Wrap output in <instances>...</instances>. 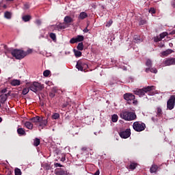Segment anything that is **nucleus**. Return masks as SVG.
Instances as JSON below:
<instances>
[{
	"instance_id": "nucleus-1",
	"label": "nucleus",
	"mask_w": 175,
	"mask_h": 175,
	"mask_svg": "<svg viewBox=\"0 0 175 175\" xmlns=\"http://www.w3.org/2000/svg\"><path fill=\"white\" fill-rule=\"evenodd\" d=\"M152 90H155V86L150 85V86H148L146 88H144L142 89H137V90H134L133 92L135 95H138V96L142 97V96H144V95H146V94H147V92H149L148 95H154V93L151 92L152 91Z\"/></svg>"
},
{
	"instance_id": "nucleus-2",
	"label": "nucleus",
	"mask_w": 175,
	"mask_h": 175,
	"mask_svg": "<svg viewBox=\"0 0 175 175\" xmlns=\"http://www.w3.org/2000/svg\"><path fill=\"white\" fill-rule=\"evenodd\" d=\"M120 117L122 120H124V121H133L136 120V113L135 112L129 111H122L120 113Z\"/></svg>"
},
{
	"instance_id": "nucleus-3",
	"label": "nucleus",
	"mask_w": 175,
	"mask_h": 175,
	"mask_svg": "<svg viewBox=\"0 0 175 175\" xmlns=\"http://www.w3.org/2000/svg\"><path fill=\"white\" fill-rule=\"evenodd\" d=\"M27 86L29 87L30 91H32L33 92H38V91H42V89L44 88L43 85L36 81L33 82L32 83H27Z\"/></svg>"
},
{
	"instance_id": "nucleus-4",
	"label": "nucleus",
	"mask_w": 175,
	"mask_h": 175,
	"mask_svg": "<svg viewBox=\"0 0 175 175\" xmlns=\"http://www.w3.org/2000/svg\"><path fill=\"white\" fill-rule=\"evenodd\" d=\"M11 54L16 59H23V58L27 57L25 51L21 49H14L12 51Z\"/></svg>"
},
{
	"instance_id": "nucleus-5",
	"label": "nucleus",
	"mask_w": 175,
	"mask_h": 175,
	"mask_svg": "<svg viewBox=\"0 0 175 175\" xmlns=\"http://www.w3.org/2000/svg\"><path fill=\"white\" fill-rule=\"evenodd\" d=\"M133 128L136 132H142L146 129V124L140 122H135L133 124Z\"/></svg>"
},
{
	"instance_id": "nucleus-6",
	"label": "nucleus",
	"mask_w": 175,
	"mask_h": 175,
	"mask_svg": "<svg viewBox=\"0 0 175 175\" xmlns=\"http://www.w3.org/2000/svg\"><path fill=\"white\" fill-rule=\"evenodd\" d=\"M175 105V96L172 95L170 97L169 100L167 102V109L168 110H173Z\"/></svg>"
},
{
	"instance_id": "nucleus-7",
	"label": "nucleus",
	"mask_w": 175,
	"mask_h": 175,
	"mask_svg": "<svg viewBox=\"0 0 175 175\" xmlns=\"http://www.w3.org/2000/svg\"><path fill=\"white\" fill-rule=\"evenodd\" d=\"M119 135L122 139H128L131 136V129H127L125 131H120Z\"/></svg>"
},
{
	"instance_id": "nucleus-8",
	"label": "nucleus",
	"mask_w": 175,
	"mask_h": 175,
	"mask_svg": "<svg viewBox=\"0 0 175 175\" xmlns=\"http://www.w3.org/2000/svg\"><path fill=\"white\" fill-rule=\"evenodd\" d=\"M165 66H170V65H175V58H168L163 62Z\"/></svg>"
},
{
	"instance_id": "nucleus-9",
	"label": "nucleus",
	"mask_w": 175,
	"mask_h": 175,
	"mask_svg": "<svg viewBox=\"0 0 175 175\" xmlns=\"http://www.w3.org/2000/svg\"><path fill=\"white\" fill-rule=\"evenodd\" d=\"M84 66L87 67V64L79 61L77 63L76 68L78 69V70H81L83 72L84 70Z\"/></svg>"
},
{
	"instance_id": "nucleus-10",
	"label": "nucleus",
	"mask_w": 175,
	"mask_h": 175,
	"mask_svg": "<svg viewBox=\"0 0 175 175\" xmlns=\"http://www.w3.org/2000/svg\"><path fill=\"white\" fill-rule=\"evenodd\" d=\"M135 95L132 93H126L124 94V99H125V100H135Z\"/></svg>"
},
{
	"instance_id": "nucleus-11",
	"label": "nucleus",
	"mask_w": 175,
	"mask_h": 175,
	"mask_svg": "<svg viewBox=\"0 0 175 175\" xmlns=\"http://www.w3.org/2000/svg\"><path fill=\"white\" fill-rule=\"evenodd\" d=\"M7 99H8V94H3L0 95L1 103H2V104L5 103V102H6Z\"/></svg>"
},
{
	"instance_id": "nucleus-12",
	"label": "nucleus",
	"mask_w": 175,
	"mask_h": 175,
	"mask_svg": "<svg viewBox=\"0 0 175 175\" xmlns=\"http://www.w3.org/2000/svg\"><path fill=\"white\" fill-rule=\"evenodd\" d=\"M145 72H146V73H148V72H151V73H158V70H157V68H152L149 67V68H146L145 70Z\"/></svg>"
},
{
	"instance_id": "nucleus-13",
	"label": "nucleus",
	"mask_w": 175,
	"mask_h": 175,
	"mask_svg": "<svg viewBox=\"0 0 175 175\" xmlns=\"http://www.w3.org/2000/svg\"><path fill=\"white\" fill-rule=\"evenodd\" d=\"M172 53H173L172 49H167L161 52V57H167V55H169V54H172Z\"/></svg>"
},
{
	"instance_id": "nucleus-14",
	"label": "nucleus",
	"mask_w": 175,
	"mask_h": 175,
	"mask_svg": "<svg viewBox=\"0 0 175 175\" xmlns=\"http://www.w3.org/2000/svg\"><path fill=\"white\" fill-rule=\"evenodd\" d=\"M47 122H47L46 119L43 120V118H41V121L39 122V123H40L39 126H41L42 129H43V128H44V126H46Z\"/></svg>"
},
{
	"instance_id": "nucleus-15",
	"label": "nucleus",
	"mask_w": 175,
	"mask_h": 175,
	"mask_svg": "<svg viewBox=\"0 0 175 175\" xmlns=\"http://www.w3.org/2000/svg\"><path fill=\"white\" fill-rule=\"evenodd\" d=\"M55 174L56 175H68V172H66L62 169H59L57 171L55 172Z\"/></svg>"
},
{
	"instance_id": "nucleus-16",
	"label": "nucleus",
	"mask_w": 175,
	"mask_h": 175,
	"mask_svg": "<svg viewBox=\"0 0 175 175\" xmlns=\"http://www.w3.org/2000/svg\"><path fill=\"white\" fill-rule=\"evenodd\" d=\"M64 21L66 24H70V23H73V18L69 16L64 17Z\"/></svg>"
},
{
	"instance_id": "nucleus-17",
	"label": "nucleus",
	"mask_w": 175,
	"mask_h": 175,
	"mask_svg": "<svg viewBox=\"0 0 175 175\" xmlns=\"http://www.w3.org/2000/svg\"><path fill=\"white\" fill-rule=\"evenodd\" d=\"M87 17H88V14H87V12H81L79 16V18L81 20H84V18H87Z\"/></svg>"
},
{
	"instance_id": "nucleus-18",
	"label": "nucleus",
	"mask_w": 175,
	"mask_h": 175,
	"mask_svg": "<svg viewBox=\"0 0 175 175\" xmlns=\"http://www.w3.org/2000/svg\"><path fill=\"white\" fill-rule=\"evenodd\" d=\"M31 121H32V122H34L35 124H38V122H40V121H42V118H40V117L39 116H36L34 118H32L31 119Z\"/></svg>"
},
{
	"instance_id": "nucleus-19",
	"label": "nucleus",
	"mask_w": 175,
	"mask_h": 175,
	"mask_svg": "<svg viewBox=\"0 0 175 175\" xmlns=\"http://www.w3.org/2000/svg\"><path fill=\"white\" fill-rule=\"evenodd\" d=\"M150 173H157V170H158V165L155 164L152 165L150 167Z\"/></svg>"
},
{
	"instance_id": "nucleus-20",
	"label": "nucleus",
	"mask_w": 175,
	"mask_h": 175,
	"mask_svg": "<svg viewBox=\"0 0 175 175\" xmlns=\"http://www.w3.org/2000/svg\"><path fill=\"white\" fill-rule=\"evenodd\" d=\"M110 2L113 9H116V8L118 7V2H117V0H110Z\"/></svg>"
},
{
	"instance_id": "nucleus-21",
	"label": "nucleus",
	"mask_w": 175,
	"mask_h": 175,
	"mask_svg": "<svg viewBox=\"0 0 175 175\" xmlns=\"http://www.w3.org/2000/svg\"><path fill=\"white\" fill-rule=\"evenodd\" d=\"M21 82L18 79H14L11 81V85L14 87H16V85H20Z\"/></svg>"
},
{
	"instance_id": "nucleus-22",
	"label": "nucleus",
	"mask_w": 175,
	"mask_h": 175,
	"mask_svg": "<svg viewBox=\"0 0 175 175\" xmlns=\"http://www.w3.org/2000/svg\"><path fill=\"white\" fill-rule=\"evenodd\" d=\"M25 126H26L27 129H33V124H32L31 122H26L25 123Z\"/></svg>"
},
{
	"instance_id": "nucleus-23",
	"label": "nucleus",
	"mask_w": 175,
	"mask_h": 175,
	"mask_svg": "<svg viewBox=\"0 0 175 175\" xmlns=\"http://www.w3.org/2000/svg\"><path fill=\"white\" fill-rule=\"evenodd\" d=\"M60 115L58 113H53L51 116L52 120H59Z\"/></svg>"
},
{
	"instance_id": "nucleus-24",
	"label": "nucleus",
	"mask_w": 175,
	"mask_h": 175,
	"mask_svg": "<svg viewBox=\"0 0 175 175\" xmlns=\"http://www.w3.org/2000/svg\"><path fill=\"white\" fill-rule=\"evenodd\" d=\"M22 20L25 21V23H27V21H29L31 20V16L30 15H25L22 17Z\"/></svg>"
},
{
	"instance_id": "nucleus-25",
	"label": "nucleus",
	"mask_w": 175,
	"mask_h": 175,
	"mask_svg": "<svg viewBox=\"0 0 175 175\" xmlns=\"http://www.w3.org/2000/svg\"><path fill=\"white\" fill-rule=\"evenodd\" d=\"M73 51L77 58H79V57H81V51H77L76 49H73Z\"/></svg>"
},
{
	"instance_id": "nucleus-26",
	"label": "nucleus",
	"mask_w": 175,
	"mask_h": 175,
	"mask_svg": "<svg viewBox=\"0 0 175 175\" xmlns=\"http://www.w3.org/2000/svg\"><path fill=\"white\" fill-rule=\"evenodd\" d=\"M77 50H79L80 51H83L84 50V45L83 44V42H80L78 44L77 46Z\"/></svg>"
},
{
	"instance_id": "nucleus-27",
	"label": "nucleus",
	"mask_w": 175,
	"mask_h": 175,
	"mask_svg": "<svg viewBox=\"0 0 175 175\" xmlns=\"http://www.w3.org/2000/svg\"><path fill=\"white\" fill-rule=\"evenodd\" d=\"M17 132L18 133V135H25V130H24V129L23 128H19L17 129Z\"/></svg>"
},
{
	"instance_id": "nucleus-28",
	"label": "nucleus",
	"mask_w": 175,
	"mask_h": 175,
	"mask_svg": "<svg viewBox=\"0 0 175 175\" xmlns=\"http://www.w3.org/2000/svg\"><path fill=\"white\" fill-rule=\"evenodd\" d=\"M4 17L10 20V18H12V13L10 12H5L4 14Z\"/></svg>"
},
{
	"instance_id": "nucleus-29",
	"label": "nucleus",
	"mask_w": 175,
	"mask_h": 175,
	"mask_svg": "<svg viewBox=\"0 0 175 175\" xmlns=\"http://www.w3.org/2000/svg\"><path fill=\"white\" fill-rule=\"evenodd\" d=\"M146 66H148V68H152V62L151 61V59H148L146 60Z\"/></svg>"
},
{
	"instance_id": "nucleus-30",
	"label": "nucleus",
	"mask_w": 175,
	"mask_h": 175,
	"mask_svg": "<svg viewBox=\"0 0 175 175\" xmlns=\"http://www.w3.org/2000/svg\"><path fill=\"white\" fill-rule=\"evenodd\" d=\"M112 122H117L118 121V116L113 114L111 117Z\"/></svg>"
},
{
	"instance_id": "nucleus-31",
	"label": "nucleus",
	"mask_w": 175,
	"mask_h": 175,
	"mask_svg": "<svg viewBox=\"0 0 175 175\" xmlns=\"http://www.w3.org/2000/svg\"><path fill=\"white\" fill-rule=\"evenodd\" d=\"M39 144H40V139L36 138L33 142V146H35V147H38Z\"/></svg>"
},
{
	"instance_id": "nucleus-32",
	"label": "nucleus",
	"mask_w": 175,
	"mask_h": 175,
	"mask_svg": "<svg viewBox=\"0 0 175 175\" xmlns=\"http://www.w3.org/2000/svg\"><path fill=\"white\" fill-rule=\"evenodd\" d=\"M58 29H65L66 28V25H65V23H59L57 25Z\"/></svg>"
},
{
	"instance_id": "nucleus-33",
	"label": "nucleus",
	"mask_w": 175,
	"mask_h": 175,
	"mask_svg": "<svg viewBox=\"0 0 175 175\" xmlns=\"http://www.w3.org/2000/svg\"><path fill=\"white\" fill-rule=\"evenodd\" d=\"M136 166H137L136 163H131L129 167L131 170H135L136 169Z\"/></svg>"
},
{
	"instance_id": "nucleus-34",
	"label": "nucleus",
	"mask_w": 175,
	"mask_h": 175,
	"mask_svg": "<svg viewBox=\"0 0 175 175\" xmlns=\"http://www.w3.org/2000/svg\"><path fill=\"white\" fill-rule=\"evenodd\" d=\"M157 115L158 116V117H161L163 114L162 109H161V107H157Z\"/></svg>"
},
{
	"instance_id": "nucleus-35",
	"label": "nucleus",
	"mask_w": 175,
	"mask_h": 175,
	"mask_svg": "<svg viewBox=\"0 0 175 175\" xmlns=\"http://www.w3.org/2000/svg\"><path fill=\"white\" fill-rule=\"evenodd\" d=\"M76 39H77V42H83V40H84V36H77L76 37Z\"/></svg>"
},
{
	"instance_id": "nucleus-36",
	"label": "nucleus",
	"mask_w": 175,
	"mask_h": 175,
	"mask_svg": "<svg viewBox=\"0 0 175 175\" xmlns=\"http://www.w3.org/2000/svg\"><path fill=\"white\" fill-rule=\"evenodd\" d=\"M49 36L52 39V40H57V36H55V33H51Z\"/></svg>"
},
{
	"instance_id": "nucleus-37",
	"label": "nucleus",
	"mask_w": 175,
	"mask_h": 175,
	"mask_svg": "<svg viewBox=\"0 0 175 175\" xmlns=\"http://www.w3.org/2000/svg\"><path fill=\"white\" fill-rule=\"evenodd\" d=\"M29 92V88H25L23 90V95H27Z\"/></svg>"
},
{
	"instance_id": "nucleus-38",
	"label": "nucleus",
	"mask_w": 175,
	"mask_h": 175,
	"mask_svg": "<svg viewBox=\"0 0 175 175\" xmlns=\"http://www.w3.org/2000/svg\"><path fill=\"white\" fill-rule=\"evenodd\" d=\"M70 43H71V44H75V43H77V38H71L70 40Z\"/></svg>"
},
{
	"instance_id": "nucleus-39",
	"label": "nucleus",
	"mask_w": 175,
	"mask_h": 175,
	"mask_svg": "<svg viewBox=\"0 0 175 175\" xmlns=\"http://www.w3.org/2000/svg\"><path fill=\"white\" fill-rule=\"evenodd\" d=\"M43 75L44 77H47L48 76H50V70H44L43 72Z\"/></svg>"
},
{
	"instance_id": "nucleus-40",
	"label": "nucleus",
	"mask_w": 175,
	"mask_h": 175,
	"mask_svg": "<svg viewBox=\"0 0 175 175\" xmlns=\"http://www.w3.org/2000/svg\"><path fill=\"white\" fill-rule=\"evenodd\" d=\"M14 172H15V175H21V170L18 168H16Z\"/></svg>"
},
{
	"instance_id": "nucleus-41",
	"label": "nucleus",
	"mask_w": 175,
	"mask_h": 175,
	"mask_svg": "<svg viewBox=\"0 0 175 175\" xmlns=\"http://www.w3.org/2000/svg\"><path fill=\"white\" fill-rule=\"evenodd\" d=\"M134 40H135L137 43H139V42H140V37H139V36H134Z\"/></svg>"
},
{
	"instance_id": "nucleus-42",
	"label": "nucleus",
	"mask_w": 175,
	"mask_h": 175,
	"mask_svg": "<svg viewBox=\"0 0 175 175\" xmlns=\"http://www.w3.org/2000/svg\"><path fill=\"white\" fill-rule=\"evenodd\" d=\"M165 36H167V32H163L160 34V38H161V40L163 39V38H165Z\"/></svg>"
},
{
	"instance_id": "nucleus-43",
	"label": "nucleus",
	"mask_w": 175,
	"mask_h": 175,
	"mask_svg": "<svg viewBox=\"0 0 175 175\" xmlns=\"http://www.w3.org/2000/svg\"><path fill=\"white\" fill-rule=\"evenodd\" d=\"M149 13H152V14H155V9L154 8H150Z\"/></svg>"
},
{
	"instance_id": "nucleus-44",
	"label": "nucleus",
	"mask_w": 175,
	"mask_h": 175,
	"mask_svg": "<svg viewBox=\"0 0 175 175\" xmlns=\"http://www.w3.org/2000/svg\"><path fill=\"white\" fill-rule=\"evenodd\" d=\"M154 42H161V40H162V38L161 37H156L154 39Z\"/></svg>"
},
{
	"instance_id": "nucleus-45",
	"label": "nucleus",
	"mask_w": 175,
	"mask_h": 175,
	"mask_svg": "<svg viewBox=\"0 0 175 175\" xmlns=\"http://www.w3.org/2000/svg\"><path fill=\"white\" fill-rule=\"evenodd\" d=\"M55 167H64V165H62L58 163H55Z\"/></svg>"
},
{
	"instance_id": "nucleus-46",
	"label": "nucleus",
	"mask_w": 175,
	"mask_h": 175,
	"mask_svg": "<svg viewBox=\"0 0 175 175\" xmlns=\"http://www.w3.org/2000/svg\"><path fill=\"white\" fill-rule=\"evenodd\" d=\"M26 55H28L29 54H32V49H28L26 52Z\"/></svg>"
},
{
	"instance_id": "nucleus-47",
	"label": "nucleus",
	"mask_w": 175,
	"mask_h": 175,
	"mask_svg": "<svg viewBox=\"0 0 175 175\" xmlns=\"http://www.w3.org/2000/svg\"><path fill=\"white\" fill-rule=\"evenodd\" d=\"M111 24H113V21L111 20L107 23L106 27H110Z\"/></svg>"
},
{
	"instance_id": "nucleus-48",
	"label": "nucleus",
	"mask_w": 175,
	"mask_h": 175,
	"mask_svg": "<svg viewBox=\"0 0 175 175\" xmlns=\"http://www.w3.org/2000/svg\"><path fill=\"white\" fill-rule=\"evenodd\" d=\"M88 24L87 25V27L83 30V32H85V33H87V32H88Z\"/></svg>"
},
{
	"instance_id": "nucleus-49",
	"label": "nucleus",
	"mask_w": 175,
	"mask_h": 175,
	"mask_svg": "<svg viewBox=\"0 0 175 175\" xmlns=\"http://www.w3.org/2000/svg\"><path fill=\"white\" fill-rule=\"evenodd\" d=\"M36 24H37V25H40V24H42V21L40 20H37L36 21Z\"/></svg>"
},
{
	"instance_id": "nucleus-50",
	"label": "nucleus",
	"mask_w": 175,
	"mask_h": 175,
	"mask_svg": "<svg viewBox=\"0 0 175 175\" xmlns=\"http://www.w3.org/2000/svg\"><path fill=\"white\" fill-rule=\"evenodd\" d=\"M139 24H140L141 25H144V24H146V21H144V20L141 21L139 22Z\"/></svg>"
},
{
	"instance_id": "nucleus-51",
	"label": "nucleus",
	"mask_w": 175,
	"mask_h": 175,
	"mask_svg": "<svg viewBox=\"0 0 175 175\" xmlns=\"http://www.w3.org/2000/svg\"><path fill=\"white\" fill-rule=\"evenodd\" d=\"M49 96H50L51 98H54V97L55 96V94H54V93H50V94H49Z\"/></svg>"
},
{
	"instance_id": "nucleus-52",
	"label": "nucleus",
	"mask_w": 175,
	"mask_h": 175,
	"mask_svg": "<svg viewBox=\"0 0 175 175\" xmlns=\"http://www.w3.org/2000/svg\"><path fill=\"white\" fill-rule=\"evenodd\" d=\"M172 6L175 8V0L172 2Z\"/></svg>"
},
{
	"instance_id": "nucleus-53",
	"label": "nucleus",
	"mask_w": 175,
	"mask_h": 175,
	"mask_svg": "<svg viewBox=\"0 0 175 175\" xmlns=\"http://www.w3.org/2000/svg\"><path fill=\"white\" fill-rule=\"evenodd\" d=\"M100 172L99 170H97L95 173H94V175H99L100 174Z\"/></svg>"
},
{
	"instance_id": "nucleus-54",
	"label": "nucleus",
	"mask_w": 175,
	"mask_h": 175,
	"mask_svg": "<svg viewBox=\"0 0 175 175\" xmlns=\"http://www.w3.org/2000/svg\"><path fill=\"white\" fill-rule=\"evenodd\" d=\"M61 161H62V162H65V161H66L65 157H62V158L61 159Z\"/></svg>"
},
{
	"instance_id": "nucleus-55",
	"label": "nucleus",
	"mask_w": 175,
	"mask_h": 175,
	"mask_svg": "<svg viewBox=\"0 0 175 175\" xmlns=\"http://www.w3.org/2000/svg\"><path fill=\"white\" fill-rule=\"evenodd\" d=\"M6 91H7V90H6V89H4V90H3L1 91V92H2L3 94H5V93L6 92Z\"/></svg>"
},
{
	"instance_id": "nucleus-56",
	"label": "nucleus",
	"mask_w": 175,
	"mask_h": 175,
	"mask_svg": "<svg viewBox=\"0 0 175 175\" xmlns=\"http://www.w3.org/2000/svg\"><path fill=\"white\" fill-rule=\"evenodd\" d=\"M152 120L153 121V122H155L156 120L154 117L152 118Z\"/></svg>"
},
{
	"instance_id": "nucleus-57",
	"label": "nucleus",
	"mask_w": 175,
	"mask_h": 175,
	"mask_svg": "<svg viewBox=\"0 0 175 175\" xmlns=\"http://www.w3.org/2000/svg\"><path fill=\"white\" fill-rule=\"evenodd\" d=\"M87 150V148H82V151H85Z\"/></svg>"
},
{
	"instance_id": "nucleus-58",
	"label": "nucleus",
	"mask_w": 175,
	"mask_h": 175,
	"mask_svg": "<svg viewBox=\"0 0 175 175\" xmlns=\"http://www.w3.org/2000/svg\"><path fill=\"white\" fill-rule=\"evenodd\" d=\"M25 6L26 7V9H28V5H25Z\"/></svg>"
},
{
	"instance_id": "nucleus-59",
	"label": "nucleus",
	"mask_w": 175,
	"mask_h": 175,
	"mask_svg": "<svg viewBox=\"0 0 175 175\" xmlns=\"http://www.w3.org/2000/svg\"><path fill=\"white\" fill-rule=\"evenodd\" d=\"M0 122H2V118H0Z\"/></svg>"
},
{
	"instance_id": "nucleus-60",
	"label": "nucleus",
	"mask_w": 175,
	"mask_h": 175,
	"mask_svg": "<svg viewBox=\"0 0 175 175\" xmlns=\"http://www.w3.org/2000/svg\"><path fill=\"white\" fill-rule=\"evenodd\" d=\"M6 1H8L9 2H12V1H14V0H6Z\"/></svg>"
}]
</instances>
